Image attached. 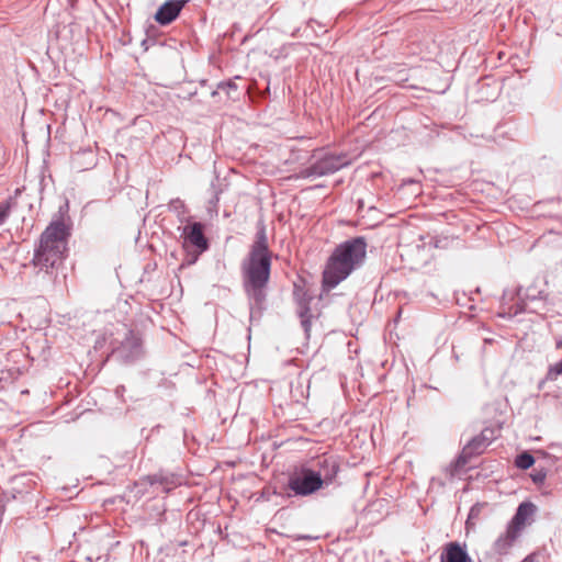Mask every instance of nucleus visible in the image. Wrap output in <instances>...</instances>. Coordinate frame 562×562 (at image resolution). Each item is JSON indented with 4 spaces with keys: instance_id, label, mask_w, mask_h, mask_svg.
Here are the masks:
<instances>
[{
    "instance_id": "nucleus-1",
    "label": "nucleus",
    "mask_w": 562,
    "mask_h": 562,
    "mask_svg": "<svg viewBox=\"0 0 562 562\" xmlns=\"http://www.w3.org/2000/svg\"><path fill=\"white\" fill-rule=\"evenodd\" d=\"M367 254L363 237H356L338 245L329 257L323 272V285L334 289L362 265Z\"/></svg>"
},
{
    "instance_id": "nucleus-2",
    "label": "nucleus",
    "mask_w": 562,
    "mask_h": 562,
    "mask_svg": "<svg viewBox=\"0 0 562 562\" xmlns=\"http://www.w3.org/2000/svg\"><path fill=\"white\" fill-rule=\"evenodd\" d=\"M271 256L248 254L241 262L243 285L250 303L251 312L261 310L270 279Z\"/></svg>"
},
{
    "instance_id": "nucleus-3",
    "label": "nucleus",
    "mask_w": 562,
    "mask_h": 562,
    "mask_svg": "<svg viewBox=\"0 0 562 562\" xmlns=\"http://www.w3.org/2000/svg\"><path fill=\"white\" fill-rule=\"evenodd\" d=\"M66 252V227L63 222H53L42 234L33 263L48 271L64 259Z\"/></svg>"
},
{
    "instance_id": "nucleus-4",
    "label": "nucleus",
    "mask_w": 562,
    "mask_h": 562,
    "mask_svg": "<svg viewBox=\"0 0 562 562\" xmlns=\"http://www.w3.org/2000/svg\"><path fill=\"white\" fill-rule=\"evenodd\" d=\"M123 339H114L112 353L122 362L128 363L138 359L142 355L140 339L126 326H122Z\"/></svg>"
},
{
    "instance_id": "nucleus-5",
    "label": "nucleus",
    "mask_w": 562,
    "mask_h": 562,
    "mask_svg": "<svg viewBox=\"0 0 562 562\" xmlns=\"http://www.w3.org/2000/svg\"><path fill=\"white\" fill-rule=\"evenodd\" d=\"M350 164V159L347 155H325L317 161H315L312 166L305 168L301 171L303 178L310 177H322L329 173H334L341 168L348 166Z\"/></svg>"
},
{
    "instance_id": "nucleus-6",
    "label": "nucleus",
    "mask_w": 562,
    "mask_h": 562,
    "mask_svg": "<svg viewBox=\"0 0 562 562\" xmlns=\"http://www.w3.org/2000/svg\"><path fill=\"white\" fill-rule=\"evenodd\" d=\"M288 486L295 495L307 496L319 490L322 482L315 470L302 469L290 476Z\"/></svg>"
},
{
    "instance_id": "nucleus-7",
    "label": "nucleus",
    "mask_w": 562,
    "mask_h": 562,
    "mask_svg": "<svg viewBox=\"0 0 562 562\" xmlns=\"http://www.w3.org/2000/svg\"><path fill=\"white\" fill-rule=\"evenodd\" d=\"M184 246H192L198 254L207 249V240L203 233V225L199 222L190 223L183 227Z\"/></svg>"
},
{
    "instance_id": "nucleus-8",
    "label": "nucleus",
    "mask_w": 562,
    "mask_h": 562,
    "mask_svg": "<svg viewBox=\"0 0 562 562\" xmlns=\"http://www.w3.org/2000/svg\"><path fill=\"white\" fill-rule=\"evenodd\" d=\"M188 0H167L154 15L155 21L160 25H167L178 18Z\"/></svg>"
},
{
    "instance_id": "nucleus-9",
    "label": "nucleus",
    "mask_w": 562,
    "mask_h": 562,
    "mask_svg": "<svg viewBox=\"0 0 562 562\" xmlns=\"http://www.w3.org/2000/svg\"><path fill=\"white\" fill-rule=\"evenodd\" d=\"M521 533L507 524L506 529L502 532L492 546V552L496 555H506L514 548Z\"/></svg>"
},
{
    "instance_id": "nucleus-10",
    "label": "nucleus",
    "mask_w": 562,
    "mask_h": 562,
    "mask_svg": "<svg viewBox=\"0 0 562 562\" xmlns=\"http://www.w3.org/2000/svg\"><path fill=\"white\" fill-rule=\"evenodd\" d=\"M496 438V431L493 428H485L480 435L474 437L464 448L463 454L472 457L482 453L485 448Z\"/></svg>"
},
{
    "instance_id": "nucleus-11",
    "label": "nucleus",
    "mask_w": 562,
    "mask_h": 562,
    "mask_svg": "<svg viewBox=\"0 0 562 562\" xmlns=\"http://www.w3.org/2000/svg\"><path fill=\"white\" fill-rule=\"evenodd\" d=\"M536 512V506L532 503H521L514 517L508 522L509 526L517 529L522 533L527 525L530 524L531 517Z\"/></svg>"
},
{
    "instance_id": "nucleus-12",
    "label": "nucleus",
    "mask_w": 562,
    "mask_h": 562,
    "mask_svg": "<svg viewBox=\"0 0 562 562\" xmlns=\"http://www.w3.org/2000/svg\"><path fill=\"white\" fill-rule=\"evenodd\" d=\"M441 562H473L467 550L458 542H449L440 557Z\"/></svg>"
},
{
    "instance_id": "nucleus-13",
    "label": "nucleus",
    "mask_w": 562,
    "mask_h": 562,
    "mask_svg": "<svg viewBox=\"0 0 562 562\" xmlns=\"http://www.w3.org/2000/svg\"><path fill=\"white\" fill-rule=\"evenodd\" d=\"M319 469L316 472V475L321 477L322 485L329 484L336 477L338 472V464L335 460L324 459L318 462Z\"/></svg>"
},
{
    "instance_id": "nucleus-14",
    "label": "nucleus",
    "mask_w": 562,
    "mask_h": 562,
    "mask_svg": "<svg viewBox=\"0 0 562 562\" xmlns=\"http://www.w3.org/2000/svg\"><path fill=\"white\" fill-rule=\"evenodd\" d=\"M249 254L260 255V256H271V252L268 247V237L266 234V229L261 226L256 234V239L250 247Z\"/></svg>"
},
{
    "instance_id": "nucleus-15",
    "label": "nucleus",
    "mask_w": 562,
    "mask_h": 562,
    "mask_svg": "<svg viewBox=\"0 0 562 562\" xmlns=\"http://www.w3.org/2000/svg\"><path fill=\"white\" fill-rule=\"evenodd\" d=\"M533 463L535 458L528 452H522L518 454L515 460L516 467L522 470L529 469L530 467H532Z\"/></svg>"
},
{
    "instance_id": "nucleus-16",
    "label": "nucleus",
    "mask_w": 562,
    "mask_h": 562,
    "mask_svg": "<svg viewBox=\"0 0 562 562\" xmlns=\"http://www.w3.org/2000/svg\"><path fill=\"white\" fill-rule=\"evenodd\" d=\"M562 374V359L551 364L546 374V381H555Z\"/></svg>"
},
{
    "instance_id": "nucleus-17",
    "label": "nucleus",
    "mask_w": 562,
    "mask_h": 562,
    "mask_svg": "<svg viewBox=\"0 0 562 562\" xmlns=\"http://www.w3.org/2000/svg\"><path fill=\"white\" fill-rule=\"evenodd\" d=\"M10 214V205L8 203L0 204V225L5 222Z\"/></svg>"
},
{
    "instance_id": "nucleus-18",
    "label": "nucleus",
    "mask_w": 562,
    "mask_h": 562,
    "mask_svg": "<svg viewBox=\"0 0 562 562\" xmlns=\"http://www.w3.org/2000/svg\"><path fill=\"white\" fill-rule=\"evenodd\" d=\"M546 475H547L546 472L538 471L537 473H535L532 475V480H533L535 483H542L544 481V479H546Z\"/></svg>"
},
{
    "instance_id": "nucleus-19",
    "label": "nucleus",
    "mask_w": 562,
    "mask_h": 562,
    "mask_svg": "<svg viewBox=\"0 0 562 562\" xmlns=\"http://www.w3.org/2000/svg\"><path fill=\"white\" fill-rule=\"evenodd\" d=\"M498 90H499V88H498L497 82H494L493 91H492L491 94L486 95V99H495L497 97V94H498Z\"/></svg>"
},
{
    "instance_id": "nucleus-20",
    "label": "nucleus",
    "mask_w": 562,
    "mask_h": 562,
    "mask_svg": "<svg viewBox=\"0 0 562 562\" xmlns=\"http://www.w3.org/2000/svg\"><path fill=\"white\" fill-rule=\"evenodd\" d=\"M306 312H307V310H305L304 312L301 311L300 316L302 317V325H303L304 329L307 331L308 330V321L305 318Z\"/></svg>"
},
{
    "instance_id": "nucleus-21",
    "label": "nucleus",
    "mask_w": 562,
    "mask_h": 562,
    "mask_svg": "<svg viewBox=\"0 0 562 562\" xmlns=\"http://www.w3.org/2000/svg\"><path fill=\"white\" fill-rule=\"evenodd\" d=\"M9 373L8 372H4V371H1L0 372V389L3 387V382L8 380V376Z\"/></svg>"
},
{
    "instance_id": "nucleus-22",
    "label": "nucleus",
    "mask_w": 562,
    "mask_h": 562,
    "mask_svg": "<svg viewBox=\"0 0 562 562\" xmlns=\"http://www.w3.org/2000/svg\"><path fill=\"white\" fill-rule=\"evenodd\" d=\"M491 80H492V76H485V77H483V78L481 79V81H480V82H481L482 85H487V86H490V81H491Z\"/></svg>"
},
{
    "instance_id": "nucleus-23",
    "label": "nucleus",
    "mask_w": 562,
    "mask_h": 562,
    "mask_svg": "<svg viewBox=\"0 0 562 562\" xmlns=\"http://www.w3.org/2000/svg\"><path fill=\"white\" fill-rule=\"evenodd\" d=\"M557 348L558 349H562V340H558L557 341Z\"/></svg>"
},
{
    "instance_id": "nucleus-24",
    "label": "nucleus",
    "mask_w": 562,
    "mask_h": 562,
    "mask_svg": "<svg viewBox=\"0 0 562 562\" xmlns=\"http://www.w3.org/2000/svg\"><path fill=\"white\" fill-rule=\"evenodd\" d=\"M537 453H538V454H541V456H543V457H547V456H548V453H547V452H544V451H537Z\"/></svg>"
}]
</instances>
